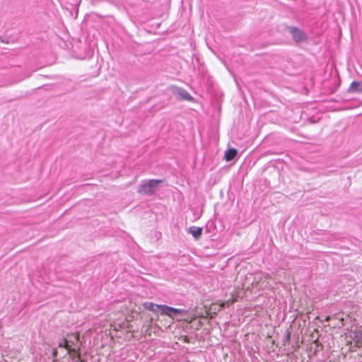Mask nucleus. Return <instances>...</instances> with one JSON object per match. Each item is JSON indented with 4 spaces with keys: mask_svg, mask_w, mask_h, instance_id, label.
I'll return each instance as SVG.
<instances>
[{
    "mask_svg": "<svg viewBox=\"0 0 362 362\" xmlns=\"http://www.w3.org/2000/svg\"><path fill=\"white\" fill-rule=\"evenodd\" d=\"M144 307L146 310L157 312L160 310L162 315H168L170 317H173L175 315L183 313L184 310L182 309H177L165 305H156L152 302H146L144 303Z\"/></svg>",
    "mask_w": 362,
    "mask_h": 362,
    "instance_id": "f257e3e1",
    "label": "nucleus"
},
{
    "mask_svg": "<svg viewBox=\"0 0 362 362\" xmlns=\"http://www.w3.org/2000/svg\"><path fill=\"white\" fill-rule=\"evenodd\" d=\"M163 181L161 180H144L139 187L138 192L141 194L150 195L153 194Z\"/></svg>",
    "mask_w": 362,
    "mask_h": 362,
    "instance_id": "f03ea898",
    "label": "nucleus"
},
{
    "mask_svg": "<svg viewBox=\"0 0 362 362\" xmlns=\"http://www.w3.org/2000/svg\"><path fill=\"white\" fill-rule=\"evenodd\" d=\"M170 89L177 99L187 101H192L193 100V98L189 94V93L182 88L172 86Z\"/></svg>",
    "mask_w": 362,
    "mask_h": 362,
    "instance_id": "7ed1b4c3",
    "label": "nucleus"
},
{
    "mask_svg": "<svg viewBox=\"0 0 362 362\" xmlns=\"http://www.w3.org/2000/svg\"><path fill=\"white\" fill-rule=\"evenodd\" d=\"M349 337L354 343L356 347L362 346V331L359 329L351 330L349 333Z\"/></svg>",
    "mask_w": 362,
    "mask_h": 362,
    "instance_id": "20e7f679",
    "label": "nucleus"
},
{
    "mask_svg": "<svg viewBox=\"0 0 362 362\" xmlns=\"http://www.w3.org/2000/svg\"><path fill=\"white\" fill-rule=\"evenodd\" d=\"M288 31L292 35L293 40L297 42L304 41L307 38L305 33L297 28L289 27Z\"/></svg>",
    "mask_w": 362,
    "mask_h": 362,
    "instance_id": "39448f33",
    "label": "nucleus"
},
{
    "mask_svg": "<svg viewBox=\"0 0 362 362\" xmlns=\"http://www.w3.org/2000/svg\"><path fill=\"white\" fill-rule=\"evenodd\" d=\"M189 233L192 235L195 239H199L202 233V228L197 226H191L188 230Z\"/></svg>",
    "mask_w": 362,
    "mask_h": 362,
    "instance_id": "423d86ee",
    "label": "nucleus"
},
{
    "mask_svg": "<svg viewBox=\"0 0 362 362\" xmlns=\"http://www.w3.org/2000/svg\"><path fill=\"white\" fill-rule=\"evenodd\" d=\"M237 154L238 151L235 148H229L226 151L224 158L226 161H231L235 158Z\"/></svg>",
    "mask_w": 362,
    "mask_h": 362,
    "instance_id": "0eeeda50",
    "label": "nucleus"
},
{
    "mask_svg": "<svg viewBox=\"0 0 362 362\" xmlns=\"http://www.w3.org/2000/svg\"><path fill=\"white\" fill-rule=\"evenodd\" d=\"M58 347L59 348H65L69 352H76V348L71 347V345L69 344V341L68 339H63L58 344Z\"/></svg>",
    "mask_w": 362,
    "mask_h": 362,
    "instance_id": "6e6552de",
    "label": "nucleus"
},
{
    "mask_svg": "<svg viewBox=\"0 0 362 362\" xmlns=\"http://www.w3.org/2000/svg\"><path fill=\"white\" fill-rule=\"evenodd\" d=\"M349 91L362 93V84L358 81H353L349 86Z\"/></svg>",
    "mask_w": 362,
    "mask_h": 362,
    "instance_id": "1a4fd4ad",
    "label": "nucleus"
},
{
    "mask_svg": "<svg viewBox=\"0 0 362 362\" xmlns=\"http://www.w3.org/2000/svg\"><path fill=\"white\" fill-rule=\"evenodd\" d=\"M71 337L73 338V339H69L70 345H74L75 341L77 342L79 340V334H74L71 335Z\"/></svg>",
    "mask_w": 362,
    "mask_h": 362,
    "instance_id": "9d476101",
    "label": "nucleus"
},
{
    "mask_svg": "<svg viewBox=\"0 0 362 362\" xmlns=\"http://www.w3.org/2000/svg\"><path fill=\"white\" fill-rule=\"evenodd\" d=\"M52 355V358H54L57 357V349L53 350Z\"/></svg>",
    "mask_w": 362,
    "mask_h": 362,
    "instance_id": "9b49d317",
    "label": "nucleus"
},
{
    "mask_svg": "<svg viewBox=\"0 0 362 362\" xmlns=\"http://www.w3.org/2000/svg\"><path fill=\"white\" fill-rule=\"evenodd\" d=\"M330 320V317L327 316L326 318H325V321L328 322Z\"/></svg>",
    "mask_w": 362,
    "mask_h": 362,
    "instance_id": "f8f14e48",
    "label": "nucleus"
},
{
    "mask_svg": "<svg viewBox=\"0 0 362 362\" xmlns=\"http://www.w3.org/2000/svg\"><path fill=\"white\" fill-rule=\"evenodd\" d=\"M286 338H287V339H290V333H289V332L288 333V334H287V336H286Z\"/></svg>",
    "mask_w": 362,
    "mask_h": 362,
    "instance_id": "ddd939ff",
    "label": "nucleus"
}]
</instances>
